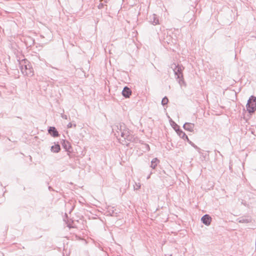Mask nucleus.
Instances as JSON below:
<instances>
[{"instance_id":"obj_10","label":"nucleus","mask_w":256,"mask_h":256,"mask_svg":"<svg viewBox=\"0 0 256 256\" xmlns=\"http://www.w3.org/2000/svg\"><path fill=\"white\" fill-rule=\"evenodd\" d=\"M50 150L53 152L57 153L60 150V147L59 144H55L51 146Z\"/></svg>"},{"instance_id":"obj_24","label":"nucleus","mask_w":256,"mask_h":256,"mask_svg":"<svg viewBox=\"0 0 256 256\" xmlns=\"http://www.w3.org/2000/svg\"><path fill=\"white\" fill-rule=\"evenodd\" d=\"M102 6V4L101 5H99V6H98L99 8H100V7Z\"/></svg>"},{"instance_id":"obj_15","label":"nucleus","mask_w":256,"mask_h":256,"mask_svg":"<svg viewBox=\"0 0 256 256\" xmlns=\"http://www.w3.org/2000/svg\"><path fill=\"white\" fill-rule=\"evenodd\" d=\"M170 124L174 130L176 132V123L168 116Z\"/></svg>"},{"instance_id":"obj_12","label":"nucleus","mask_w":256,"mask_h":256,"mask_svg":"<svg viewBox=\"0 0 256 256\" xmlns=\"http://www.w3.org/2000/svg\"><path fill=\"white\" fill-rule=\"evenodd\" d=\"M158 162H159V160L157 158H154L151 161V164H150V166L152 168L155 169L156 168V167L158 164Z\"/></svg>"},{"instance_id":"obj_11","label":"nucleus","mask_w":256,"mask_h":256,"mask_svg":"<svg viewBox=\"0 0 256 256\" xmlns=\"http://www.w3.org/2000/svg\"><path fill=\"white\" fill-rule=\"evenodd\" d=\"M62 146L64 148L66 151H68L71 148V146L70 142L68 141L65 140H64L62 143Z\"/></svg>"},{"instance_id":"obj_2","label":"nucleus","mask_w":256,"mask_h":256,"mask_svg":"<svg viewBox=\"0 0 256 256\" xmlns=\"http://www.w3.org/2000/svg\"><path fill=\"white\" fill-rule=\"evenodd\" d=\"M246 109L250 112H254L256 110V98L252 96L248 100Z\"/></svg>"},{"instance_id":"obj_8","label":"nucleus","mask_w":256,"mask_h":256,"mask_svg":"<svg viewBox=\"0 0 256 256\" xmlns=\"http://www.w3.org/2000/svg\"><path fill=\"white\" fill-rule=\"evenodd\" d=\"M150 22L156 25L158 24L159 23V20L158 18V17L156 14H153L150 17Z\"/></svg>"},{"instance_id":"obj_9","label":"nucleus","mask_w":256,"mask_h":256,"mask_svg":"<svg viewBox=\"0 0 256 256\" xmlns=\"http://www.w3.org/2000/svg\"><path fill=\"white\" fill-rule=\"evenodd\" d=\"M124 140L134 142H136L138 140V138L136 137H135L132 134H130Z\"/></svg>"},{"instance_id":"obj_23","label":"nucleus","mask_w":256,"mask_h":256,"mask_svg":"<svg viewBox=\"0 0 256 256\" xmlns=\"http://www.w3.org/2000/svg\"><path fill=\"white\" fill-rule=\"evenodd\" d=\"M150 174L149 176H148L147 179H148L150 178Z\"/></svg>"},{"instance_id":"obj_21","label":"nucleus","mask_w":256,"mask_h":256,"mask_svg":"<svg viewBox=\"0 0 256 256\" xmlns=\"http://www.w3.org/2000/svg\"><path fill=\"white\" fill-rule=\"evenodd\" d=\"M48 189H49V190H52V187H51V186H49V187H48Z\"/></svg>"},{"instance_id":"obj_18","label":"nucleus","mask_w":256,"mask_h":256,"mask_svg":"<svg viewBox=\"0 0 256 256\" xmlns=\"http://www.w3.org/2000/svg\"><path fill=\"white\" fill-rule=\"evenodd\" d=\"M140 188V183L136 184V186H134V188L135 190H138Z\"/></svg>"},{"instance_id":"obj_1","label":"nucleus","mask_w":256,"mask_h":256,"mask_svg":"<svg viewBox=\"0 0 256 256\" xmlns=\"http://www.w3.org/2000/svg\"><path fill=\"white\" fill-rule=\"evenodd\" d=\"M20 67L23 74L29 76H33V68L28 60H24L20 62Z\"/></svg>"},{"instance_id":"obj_6","label":"nucleus","mask_w":256,"mask_h":256,"mask_svg":"<svg viewBox=\"0 0 256 256\" xmlns=\"http://www.w3.org/2000/svg\"><path fill=\"white\" fill-rule=\"evenodd\" d=\"M202 221L204 224L209 226L211 223L212 218L209 215L206 214L202 217Z\"/></svg>"},{"instance_id":"obj_7","label":"nucleus","mask_w":256,"mask_h":256,"mask_svg":"<svg viewBox=\"0 0 256 256\" xmlns=\"http://www.w3.org/2000/svg\"><path fill=\"white\" fill-rule=\"evenodd\" d=\"M48 132L53 137L58 136V132L55 127L50 126L48 129Z\"/></svg>"},{"instance_id":"obj_5","label":"nucleus","mask_w":256,"mask_h":256,"mask_svg":"<svg viewBox=\"0 0 256 256\" xmlns=\"http://www.w3.org/2000/svg\"><path fill=\"white\" fill-rule=\"evenodd\" d=\"M132 94L131 90L128 86L124 87L122 91V95L126 98H130Z\"/></svg>"},{"instance_id":"obj_26","label":"nucleus","mask_w":256,"mask_h":256,"mask_svg":"<svg viewBox=\"0 0 256 256\" xmlns=\"http://www.w3.org/2000/svg\"><path fill=\"white\" fill-rule=\"evenodd\" d=\"M186 138L188 140V141H189V140H188V139L187 136H186Z\"/></svg>"},{"instance_id":"obj_25","label":"nucleus","mask_w":256,"mask_h":256,"mask_svg":"<svg viewBox=\"0 0 256 256\" xmlns=\"http://www.w3.org/2000/svg\"><path fill=\"white\" fill-rule=\"evenodd\" d=\"M76 124H74V127H76Z\"/></svg>"},{"instance_id":"obj_22","label":"nucleus","mask_w":256,"mask_h":256,"mask_svg":"<svg viewBox=\"0 0 256 256\" xmlns=\"http://www.w3.org/2000/svg\"><path fill=\"white\" fill-rule=\"evenodd\" d=\"M176 132H177V134H178L180 135V134H179V130H177Z\"/></svg>"},{"instance_id":"obj_4","label":"nucleus","mask_w":256,"mask_h":256,"mask_svg":"<svg viewBox=\"0 0 256 256\" xmlns=\"http://www.w3.org/2000/svg\"><path fill=\"white\" fill-rule=\"evenodd\" d=\"M122 124V123H120L119 124L114 125L112 126V132L114 133V136L117 138L120 136V124Z\"/></svg>"},{"instance_id":"obj_20","label":"nucleus","mask_w":256,"mask_h":256,"mask_svg":"<svg viewBox=\"0 0 256 256\" xmlns=\"http://www.w3.org/2000/svg\"><path fill=\"white\" fill-rule=\"evenodd\" d=\"M62 118L65 119V120H67L68 119V116L66 115H64V114H62Z\"/></svg>"},{"instance_id":"obj_17","label":"nucleus","mask_w":256,"mask_h":256,"mask_svg":"<svg viewBox=\"0 0 256 256\" xmlns=\"http://www.w3.org/2000/svg\"><path fill=\"white\" fill-rule=\"evenodd\" d=\"M171 68L173 70L174 75L176 76V64L174 63L172 64Z\"/></svg>"},{"instance_id":"obj_3","label":"nucleus","mask_w":256,"mask_h":256,"mask_svg":"<svg viewBox=\"0 0 256 256\" xmlns=\"http://www.w3.org/2000/svg\"><path fill=\"white\" fill-rule=\"evenodd\" d=\"M120 136L124 139H125L126 137H127L130 134H131L128 128H126V126L124 124H120Z\"/></svg>"},{"instance_id":"obj_14","label":"nucleus","mask_w":256,"mask_h":256,"mask_svg":"<svg viewBox=\"0 0 256 256\" xmlns=\"http://www.w3.org/2000/svg\"><path fill=\"white\" fill-rule=\"evenodd\" d=\"M141 148L144 152L149 151L150 150V146L148 144L143 143L142 144Z\"/></svg>"},{"instance_id":"obj_16","label":"nucleus","mask_w":256,"mask_h":256,"mask_svg":"<svg viewBox=\"0 0 256 256\" xmlns=\"http://www.w3.org/2000/svg\"><path fill=\"white\" fill-rule=\"evenodd\" d=\"M168 98L166 96L164 97L162 100V104L164 106L168 104Z\"/></svg>"},{"instance_id":"obj_13","label":"nucleus","mask_w":256,"mask_h":256,"mask_svg":"<svg viewBox=\"0 0 256 256\" xmlns=\"http://www.w3.org/2000/svg\"><path fill=\"white\" fill-rule=\"evenodd\" d=\"M114 208H108V215H110V216H117V212H115L114 210H113Z\"/></svg>"},{"instance_id":"obj_19","label":"nucleus","mask_w":256,"mask_h":256,"mask_svg":"<svg viewBox=\"0 0 256 256\" xmlns=\"http://www.w3.org/2000/svg\"><path fill=\"white\" fill-rule=\"evenodd\" d=\"M72 126H73V124L71 122H70L68 124L67 127H68V128H72Z\"/></svg>"}]
</instances>
